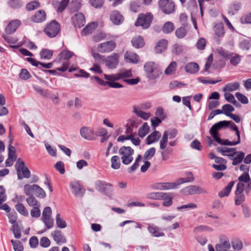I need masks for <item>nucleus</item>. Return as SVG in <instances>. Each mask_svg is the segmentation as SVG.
I'll return each mask as SVG.
<instances>
[{
    "label": "nucleus",
    "instance_id": "nucleus-59",
    "mask_svg": "<svg viewBox=\"0 0 251 251\" xmlns=\"http://www.w3.org/2000/svg\"><path fill=\"white\" fill-rule=\"evenodd\" d=\"M222 109L224 111V114H225L227 116H229V115H230L229 112H231L234 111V107L228 104L224 105L222 106Z\"/></svg>",
    "mask_w": 251,
    "mask_h": 251
},
{
    "label": "nucleus",
    "instance_id": "nucleus-55",
    "mask_svg": "<svg viewBox=\"0 0 251 251\" xmlns=\"http://www.w3.org/2000/svg\"><path fill=\"white\" fill-rule=\"evenodd\" d=\"M34 194L37 197L42 199L45 198L46 196V194L45 191L38 185L37 186Z\"/></svg>",
    "mask_w": 251,
    "mask_h": 251
},
{
    "label": "nucleus",
    "instance_id": "nucleus-13",
    "mask_svg": "<svg viewBox=\"0 0 251 251\" xmlns=\"http://www.w3.org/2000/svg\"><path fill=\"white\" fill-rule=\"evenodd\" d=\"M182 192L186 195L196 194H206L207 193L205 190L197 185H191L185 187L182 190Z\"/></svg>",
    "mask_w": 251,
    "mask_h": 251
},
{
    "label": "nucleus",
    "instance_id": "nucleus-46",
    "mask_svg": "<svg viewBox=\"0 0 251 251\" xmlns=\"http://www.w3.org/2000/svg\"><path fill=\"white\" fill-rule=\"evenodd\" d=\"M52 54V51L48 49H43L40 53L41 58L44 59H49L51 58Z\"/></svg>",
    "mask_w": 251,
    "mask_h": 251
},
{
    "label": "nucleus",
    "instance_id": "nucleus-26",
    "mask_svg": "<svg viewBox=\"0 0 251 251\" xmlns=\"http://www.w3.org/2000/svg\"><path fill=\"white\" fill-rule=\"evenodd\" d=\"M148 230L153 237H159L165 236V234L161 232L159 228L156 226L149 225Z\"/></svg>",
    "mask_w": 251,
    "mask_h": 251
},
{
    "label": "nucleus",
    "instance_id": "nucleus-20",
    "mask_svg": "<svg viewBox=\"0 0 251 251\" xmlns=\"http://www.w3.org/2000/svg\"><path fill=\"white\" fill-rule=\"evenodd\" d=\"M74 26L78 28L83 26L85 24V20L83 14L82 13L75 14L72 17Z\"/></svg>",
    "mask_w": 251,
    "mask_h": 251
},
{
    "label": "nucleus",
    "instance_id": "nucleus-36",
    "mask_svg": "<svg viewBox=\"0 0 251 251\" xmlns=\"http://www.w3.org/2000/svg\"><path fill=\"white\" fill-rule=\"evenodd\" d=\"M216 150L218 152H220L222 155L228 156L229 154H231L235 151L236 149L234 148L217 147Z\"/></svg>",
    "mask_w": 251,
    "mask_h": 251
},
{
    "label": "nucleus",
    "instance_id": "nucleus-10",
    "mask_svg": "<svg viewBox=\"0 0 251 251\" xmlns=\"http://www.w3.org/2000/svg\"><path fill=\"white\" fill-rule=\"evenodd\" d=\"M177 134V131L176 129L173 128L170 130H165L163 134L161 139L160 141L159 147L161 150L166 148L168 144V137L170 139L175 138Z\"/></svg>",
    "mask_w": 251,
    "mask_h": 251
},
{
    "label": "nucleus",
    "instance_id": "nucleus-39",
    "mask_svg": "<svg viewBox=\"0 0 251 251\" xmlns=\"http://www.w3.org/2000/svg\"><path fill=\"white\" fill-rule=\"evenodd\" d=\"M175 29V25L173 23L167 22L165 23L162 27V31L164 33H170Z\"/></svg>",
    "mask_w": 251,
    "mask_h": 251
},
{
    "label": "nucleus",
    "instance_id": "nucleus-30",
    "mask_svg": "<svg viewBox=\"0 0 251 251\" xmlns=\"http://www.w3.org/2000/svg\"><path fill=\"white\" fill-rule=\"evenodd\" d=\"M51 235L53 237L54 240L56 242L57 244L59 243H65V238L62 235L61 232L58 230H55L51 233Z\"/></svg>",
    "mask_w": 251,
    "mask_h": 251
},
{
    "label": "nucleus",
    "instance_id": "nucleus-11",
    "mask_svg": "<svg viewBox=\"0 0 251 251\" xmlns=\"http://www.w3.org/2000/svg\"><path fill=\"white\" fill-rule=\"evenodd\" d=\"M158 3L160 9L166 14H171L174 11L175 3L172 0H159Z\"/></svg>",
    "mask_w": 251,
    "mask_h": 251
},
{
    "label": "nucleus",
    "instance_id": "nucleus-19",
    "mask_svg": "<svg viewBox=\"0 0 251 251\" xmlns=\"http://www.w3.org/2000/svg\"><path fill=\"white\" fill-rule=\"evenodd\" d=\"M46 20V13L44 10L37 11L31 17V20L36 23H40L45 21Z\"/></svg>",
    "mask_w": 251,
    "mask_h": 251
},
{
    "label": "nucleus",
    "instance_id": "nucleus-40",
    "mask_svg": "<svg viewBox=\"0 0 251 251\" xmlns=\"http://www.w3.org/2000/svg\"><path fill=\"white\" fill-rule=\"evenodd\" d=\"M150 127L147 123L143 124V126L138 130V135L141 137H144L149 132Z\"/></svg>",
    "mask_w": 251,
    "mask_h": 251
},
{
    "label": "nucleus",
    "instance_id": "nucleus-51",
    "mask_svg": "<svg viewBox=\"0 0 251 251\" xmlns=\"http://www.w3.org/2000/svg\"><path fill=\"white\" fill-rule=\"evenodd\" d=\"M40 6V3L37 1H33L28 3L26 5V9L27 11H32Z\"/></svg>",
    "mask_w": 251,
    "mask_h": 251
},
{
    "label": "nucleus",
    "instance_id": "nucleus-38",
    "mask_svg": "<svg viewBox=\"0 0 251 251\" xmlns=\"http://www.w3.org/2000/svg\"><path fill=\"white\" fill-rule=\"evenodd\" d=\"M8 5L13 9H19L23 6V2L21 0H8Z\"/></svg>",
    "mask_w": 251,
    "mask_h": 251
},
{
    "label": "nucleus",
    "instance_id": "nucleus-29",
    "mask_svg": "<svg viewBox=\"0 0 251 251\" xmlns=\"http://www.w3.org/2000/svg\"><path fill=\"white\" fill-rule=\"evenodd\" d=\"M98 24L96 23L93 22L88 24L86 25L82 30L81 34L83 35H87L91 34L97 28Z\"/></svg>",
    "mask_w": 251,
    "mask_h": 251
},
{
    "label": "nucleus",
    "instance_id": "nucleus-9",
    "mask_svg": "<svg viewBox=\"0 0 251 251\" xmlns=\"http://www.w3.org/2000/svg\"><path fill=\"white\" fill-rule=\"evenodd\" d=\"M152 20V16L151 13L141 14L135 22V25L136 26H141L143 29H147L150 26Z\"/></svg>",
    "mask_w": 251,
    "mask_h": 251
},
{
    "label": "nucleus",
    "instance_id": "nucleus-49",
    "mask_svg": "<svg viewBox=\"0 0 251 251\" xmlns=\"http://www.w3.org/2000/svg\"><path fill=\"white\" fill-rule=\"evenodd\" d=\"M155 151L156 150L153 147L149 149L145 152L144 158L147 160L151 159L154 155Z\"/></svg>",
    "mask_w": 251,
    "mask_h": 251
},
{
    "label": "nucleus",
    "instance_id": "nucleus-41",
    "mask_svg": "<svg viewBox=\"0 0 251 251\" xmlns=\"http://www.w3.org/2000/svg\"><path fill=\"white\" fill-rule=\"evenodd\" d=\"M15 207L17 211L23 216H28V212L23 203H18Z\"/></svg>",
    "mask_w": 251,
    "mask_h": 251
},
{
    "label": "nucleus",
    "instance_id": "nucleus-8",
    "mask_svg": "<svg viewBox=\"0 0 251 251\" xmlns=\"http://www.w3.org/2000/svg\"><path fill=\"white\" fill-rule=\"evenodd\" d=\"M16 169L18 174V178L21 180L24 177L28 178L30 176V172L27 167L25 166V163L20 158L17 160Z\"/></svg>",
    "mask_w": 251,
    "mask_h": 251
},
{
    "label": "nucleus",
    "instance_id": "nucleus-47",
    "mask_svg": "<svg viewBox=\"0 0 251 251\" xmlns=\"http://www.w3.org/2000/svg\"><path fill=\"white\" fill-rule=\"evenodd\" d=\"M26 199L27 204L30 206H40V203L37 201L33 196H28Z\"/></svg>",
    "mask_w": 251,
    "mask_h": 251
},
{
    "label": "nucleus",
    "instance_id": "nucleus-34",
    "mask_svg": "<svg viewBox=\"0 0 251 251\" xmlns=\"http://www.w3.org/2000/svg\"><path fill=\"white\" fill-rule=\"evenodd\" d=\"M240 87V83L237 82L229 83L225 85L223 90L224 92H232L238 90Z\"/></svg>",
    "mask_w": 251,
    "mask_h": 251
},
{
    "label": "nucleus",
    "instance_id": "nucleus-4",
    "mask_svg": "<svg viewBox=\"0 0 251 251\" xmlns=\"http://www.w3.org/2000/svg\"><path fill=\"white\" fill-rule=\"evenodd\" d=\"M96 189L100 192L104 194L109 198H112L113 186L105 181L97 180L95 183Z\"/></svg>",
    "mask_w": 251,
    "mask_h": 251
},
{
    "label": "nucleus",
    "instance_id": "nucleus-48",
    "mask_svg": "<svg viewBox=\"0 0 251 251\" xmlns=\"http://www.w3.org/2000/svg\"><path fill=\"white\" fill-rule=\"evenodd\" d=\"M42 221L45 225L47 229L51 228L54 225V220L51 217L41 218Z\"/></svg>",
    "mask_w": 251,
    "mask_h": 251
},
{
    "label": "nucleus",
    "instance_id": "nucleus-57",
    "mask_svg": "<svg viewBox=\"0 0 251 251\" xmlns=\"http://www.w3.org/2000/svg\"><path fill=\"white\" fill-rule=\"evenodd\" d=\"M187 32L184 27H180L177 28L175 32V34L178 38H183L186 35Z\"/></svg>",
    "mask_w": 251,
    "mask_h": 251
},
{
    "label": "nucleus",
    "instance_id": "nucleus-33",
    "mask_svg": "<svg viewBox=\"0 0 251 251\" xmlns=\"http://www.w3.org/2000/svg\"><path fill=\"white\" fill-rule=\"evenodd\" d=\"M199 65L196 63L191 62L188 63L185 67L186 72L190 74H194L199 71Z\"/></svg>",
    "mask_w": 251,
    "mask_h": 251
},
{
    "label": "nucleus",
    "instance_id": "nucleus-62",
    "mask_svg": "<svg viewBox=\"0 0 251 251\" xmlns=\"http://www.w3.org/2000/svg\"><path fill=\"white\" fill-rule=\"evenodd\" d=\"M239 46L240 48L243 50H248L250 48V42L247 39L243 40L240 42Z\"/></svg>",
    "mask_w": 251,
    "mask_h": 251
},
{
    "label": "nucleus",
    "instance_id": "nucleus-5",
    "mask_svg": "<svg viewBox=\"0 0 251 251\" xmlns=\"http://www.w3.org/2000/svg\"><path fill=\"white\" fill-rule=\"evenodd\" d=\"M119 154L122 156V163L125 165L129 164L133 160L132 155L134 150L130 147H122L119 151Z\"/></svg>",
    "mask_w": 251,
    "mask_h": 251
},
{
    "label": "nucleus",
    "instance_id": "nucleus-6",
    "mask_svg": "<svg viewBox=\"0 0 251 251\" xmlns=\"http://www.w3.org/2000/svg\"><path fill=\"white\" fill-rule=\"evenodd\" d=\"M144 70L148 77L151 79H154L158 77L160 74L158 65L152 62H148L144 65Z\"/></svg>",
    "mask_w": 251,
    "mask_h": 251
},
{
    "label": "nucleus",
    "instance_id": "nucleus-45",
    "mask_svg": "<svg viewBox=\"0 0 251 251\" xmlns=\"http://www.w3.org/2000/svg\"><path fill=\"white\" fill-rule=\"evenodd\" d=\"M161 152L162 159L163 160H167L169 158V156L172 154L173 149L171 148H165Z\"/></svg>",
    "mask_w": 251,
    "mask_h": 251
},
{
    "label": "nucleus",
    "instance_id": "nucleus-15",
    "mask_svg": "<svg viewBox=\"0 0 251 251\" xmlns=\"http://www.w3.org/2000/svg\"><path fill=\"white\" fill-rule=\"evenodd\" d=\"M214 32V38L216 40V42L220 44V41L219 38H222L225 35V31L224 28V25L222 22L217 23L215 25L213 28Z\"/></svg>",
    "mask_w": 251,
    "mask_h": 251
},
{
    "label": "nucleus",
    "instance_id": "nucleus-23",
    "mask_svg": "<svg viewBox=\"0 0 251 251\" xmlns=\"http://www.w3.org/2000/svg\"><path fill=\"white\" fill-rule=\"evenodd\" d=\"M110 20L114 25H119L123 22L124 18L118 11L114 10L110 15Z\"/></svg>",
    "mask_w": 251,
    "mask_h": 251
},
{
    "label": "nucleus",
    "instance_id": "nucleus-17",
    "mask_svg": "<svg viewBox=\"0 0 251 251\" xmlns=\"http://www.w3.org/2000/svg\"><path fill=\"white\" fill-rule=\"evenodd\" d=\"M80 133L81 137L87 140L92 141L95 140L94 130L90 127L83 126L81 128Z\"/></svg>",
    "mask_w": 251,
    "mask_h": 251
},
{
    "label": "nucleus",
    "instance_id": "nucleus-35",
    "mask_svg": "<svg viewBox=\"0 0 251 251\" xmlns=\"http://www.w3.org/2000/svg\"><path fill=\"white\" fill-rule=\"evenodd\" d=\"M235 182L234 181H230L229 184L219 193V196L221 198H223L228 196Z\"/></svg>",
    "mask_w": 251,
    "mask_h": 251
},
{
    "label": "nucleus",
    "instance_id": "nucleus-31",
    "mask_svg": "<svg viewBox=\"0 0 251 251\" xmlns=\"http://www.w3.org/2000/svg\"><path fill=\"white\" fill-rule=\"evenodd\" d=\"M131 43L132 46L136 48H142L145 45L144 39L140 36L133 38L131 40Z\"/></svg>",
    "mask_w": 251,
    "mask_h": 251
},
{
    "label": "nucleus",
    "instance_id": "nucleus-18",
    "mask_svg": "<svg viewBox=\"0 0 251 251\" xmlns=\"http://www.w3.org/2000/svg\"><path fill=\"white\" fill-rule=\"evenodd\" d=\"M245 156V154L242 151H234L231 154H229L228 156L229 158L233 160L232 165L234 166L237 165L241 163Z\"/></svg>",
    "mask_w": 251,
    "mask_h": 251
},
{
    "label": "nucleus",
    "instance_id": "nucleus-25",
    "mask_svg": "<svg viewBox=\"0 0 251 251\" xmlns=\"http://www.w3.org/2000/svg\"><path fill=\"white\" fill-rule=\"evenodd\" d=\"M231 248V244L228 240H225L215 246L216 251H228Z\"/></svg>",
    "mask_w": 251,
    "mask_h": 251
},
{
    "label": "nucleus",
    "instance_id": "nucleus-64",
    "mask_svg": "<svg viewBox=\"0 0 251 251\" xmlns=\"http://www.w3.org/2000/svg\"><path fill=\"white\" fill-rule=\"evenodd\" d=\"M235 96L238 100L243 104H247L249 102L248 98L240 92H236Z\"/></svg>",
    "mask_w": 251,
    "mask_h": 251
},
{
    "label": "nucleus",
    "instance_id": "nucleus-61",
    "mask_svg": "<svg viewBox=\"0 0 251 251\" xmlns=\"http://www.w3.org/2000/svg\"><path fill=\"white\" fill-rule=\"evenodd\" d=\"M81 4L80 0H72L70 4L71 8L74 11H76L78 10L81 7Z\"/></svg>",
    "mask_w": 251,
    "mask_h": 251
},
{
    "label": "nucleus",
    "instance_id": "nucleus-16",
    "mask_svg": "<svg viewBox=\"0 0 251 251\" xmlns=\"http://www.w3.org/2000/svg\"><path fill=\"white\" fill-rule=\"evenodd\" d=\"M119 56L117 53H113L112 55L108 56L105 59V65L110 69H115L117 67L119 63Z\"/></svg>",
    "mask_w": 251,
    "mask_h": 251
},
{
    "label": "nucleus",
    "instance_id": "nucleus-22",
    "mask_svg": "<svg viewBox=\"0 0 251 251\" xmlns=\"http://www.w3.org/2000/svg\"><path fill=\"white\" fill-rule=\"evenodd\" d=\"M21 24V21L17 19L11 21L5 28L6 32L9 34L13 33Z\"/></svg>",
    "mask_w": 251,
    "mask_h": 251
},
{
    "label": "nucleus",
    "instance_id": "nucleus-32",
    "mask_svg": "<svg viewBox=\"0 0 251 251\" xmlns=\"http://www.w3.org/2000/svg\"><path fill=\"white\" fill-rule=\"evenodd\" d=\"M37 184H26L24 186V193L26 196H33V194L35 193Z\"/></svg>",
    "mask_w": 251,
    "mask_h": 251
},
{
    "label": "nucleus",
    "instance_id": "nucleus-27",
    "mask_svg": "<svg viewBox=\"0 0 251 251\" xmlns=\"http://www.w3.org/2000/svg\"><path fill=\"white\" fill-rule=\"evenodd\" d=\"M160 137V133L158 131H155L146 138V143L148 145H150L154 142H157Z\"/></svg>",
    "mask_w": 251,
    "mask_h": 251
},
{
    "label": "nucleus",
    "instance_id": "nucleus-63",
    "mask_svg": "<svg viewBox=\"0 0 251 251\" xmlns=\"http://www.w3.org/2000/svg\"><path fill=\"white\" fill-rule=\"evenodd\" d=\"M12 230L16 238L19 239L21 238V234L20 229L18 224H14L12 226Z\"/></svg>",
    "mask_w": 251,
    "mask_h": 251
},
{
    "label": "nucleus",
    "instance_id": "nucleus-44",
    "mask_svg": "<svg viewBox=\"0 0 251 251\" xmlns=\"http://www.w3.org/2000/svg\"><path fill=\"white\" fill-rule=\"evenodd\" d=\"M134 112L139 117L143 119L144 120H147L150 117V114L147 113L142 110L137 108H134Z\"/></svg>",
    "mask_w": 251,
    "mask_h": 251
},
{
    "label": "nucleus",
    "instance_id": "nucleus-54",
    "mask_svg": "<svg viewBox=\"0 0 251 251\" xmlns=\"http://www.w3.org/2000/svg\"><path fill=\"white\" fill-rule=\"evenodd\" d=\"M231 245L232 248L237 251H240L243 248L242 242L238 239H235L231 242Z\"/></svg>",
    "mask_w": 251,
    "mask_h": 251
},
{
    "label": "nucleus",
    "instance_id": "nucleus-2",
    "mask_svg": "<svg viewBox=\"0 0 251 251\" xmlns=\"http://www.w3.org/2000/svg\"><path fill=\"white\" fill-rule=\"evenodd\" d=\"M188 177L186 178H179L176 182H161L156 183L151 185V188L155 190H165L176 189L177 187L185 182H192L194 180L191 172L187 173Z\"/></svg>",
    "mask_w": 251,
    "mask_h": 251
},
{
    "label": "nucleus",
    "instance_id": "nucleus-24",
    "mask_svg": "<svg viewBox=\"0 0 251 251\" xmlns=\"http://www.w3.org/2000/svg\"><path fill=\"white\" fill-rule=\"evenodd\" d=\"M160 200H163V205L164 206H169L173 203V196L172 193L161 192Z\"/></svg>",
    "mask_w": 251,
    "mask_h": 251
},
{
    "label": "nucleus",
    "instance_id": "nucleus-50",
    "mask_svg": "<svg viewBox=\"0 0 251 251\" xmlns=\"http://www.w3.org/2000/svg\"><path fill=\"white\" fill-rule=\"evenodd\" d=\"M56 224L57 226L61 228H65L67 226L66 222L60 217V214H57L56 216Z\"/></svg>",
    "mask_w": 251,
    "mask_h": 251
},
{
    "label": "nucleus",
    "instance_id": "nucleus-56",
    "mask_svg": "<svg viewBox=\"0 0 251 251\" xmlns=\"http://www.w3.org/2000/svg\"><path fill=\"white\" fill-rule=\"evenodd\" d=\"M120 76L124 81V79H127V78L131 77L132 76V73L130 70H121L120 72Z\"/></svg>",
    "mask_w": 251,
    "mask_h": 251
},
{
    "label": "nucleus",
    "instance_id": "nucleus-7",
    "mask_svg": "<svg viewBox=\"0 0 251 251\" xmlns=\"http://www.w3.org/2000/svg\"><path fill=\"white\" fill-rule=\"evenodd\" d=\"M60 30L59 23L55 20H52L44 28V32L50 38L56 37Z\"/></svg>",
    "mask_w": 251,
    "mask_h": 251
},
{
    "label": "nucleus",
    "instance_id": "nucleus-43",
    "mask_svg": "<svg viewBox=\"0 0 251 251\" xmlns=\"http://www.w3.org/2000/svg\"><path fill=\"white\" fill-rule=\"evenodd\" d=\"M111 167L114 169H118L121 166L120 157L117 155L112 157L111 159Z\"/></svg>",
    "mask_w": 251,
    "mask_h": 251
},
{
    "label": "nucleus",
    "instance_id": "nucleus-60",
    "mask_svg": "<svg viewBox=\"0 0 251 251\" xmlns=\"http://www.w3.org/2000/svg\"><path fill=\"white\" fill-rule=\"evenodd\" d=\"M230 63L233 65H237L240 61V56L237 54H231L230 55Z\"/></svg>",
    "mask_w": 251,
    "mask_h": 251
},
{
    "label": "nucleus",
    "instance_id": "nucleus-28",
    "mask_svg": "<svg viewBox=\"0 0 251 251\" xmlns=\"http://www.w3.org/2000/svg\"><path fill=\"white\" fill-rule=\"evenodd\" d=\"M168 41L165 39H162L159 41L155 47V51L157 53H161L167 48Z\"/></svg>",
    "mask_w": 251,
    "mask_h": 251
},
{
    "label": "nucleus",
    "instance_id": "nucleus-1",
    "mask_svg": "<svg viewBox=\"0 0 251 251\" xmlns=\"http://www.w3.org/2000/svg\"><path fill=\"white\" fill-rule=\"evenodd\" d=\"M231 123V122L226 121H220L212 126L209 130L210 134L213 136L214 139L218 144L222 145L234 146L237 145L240 142V137L237 138L235 141H229L227 139L222 140L219 137L218 131L223 127L227 126Z\"/></svg>",
    "mask_w": 251,
    "mask_h": 251
},
{
    "label": "nucleus",
    "instance_id": "nucleus-3",
    "mask_svg": "<svg viewBox=\"0 0 251 251\" xmlns=\"http://www.w3.org/2000/svg\"><path fill=\"white\" fill-rule=\"evenodd\" d=\"M74 55V53L68 50H65L60 52L57 59L53 62H57L62 64V66L57 68V70L61 72H65L68 69L69 59Z\"/></svg>",
    "mask_w": 251,
    "mask_h": 251
},
{
    "label": "nucleus",
    "instance_id": "nucleus-14",
    "mask_svg": "<svg viewBox=\"0 0 251 251\" xmlns=\"http://www.w3.org/2000/svg\"><path fill=\"white\" fill-rule=\"evenodd\" d=\"M244 189V184L238 183L235 191V204L240 205L245 201V196L242 194Z\"/></svg>",
    "mask_w": 251,
    "mask_h": 251
},
{
    "label": "nucleus",
    "instance_id": "nucleus-42",
    "mask_svg": "<svg viewBox=\"0 0 251 251\" xmlns=\"http://www.w3.org/2000/svg\"><path fill=\"white\" fill-rule=\"evenodd\" d=\"M177 64L175 61L172 62L165 71V74L167 75H170L174 74L176 71Z\"/></svg>",
    "mask_w": 251,
    "mask_h": 251
},
{
    "label": "nucleus",
    "instance_id": "nucleus-53",
    "mask_svg": "<svg viewBox=\"0 0 251 251\" xmlns=\"http://www.w3.org/2000/svg\"><path fill=\"white\" fill-rule=\"evenodd\" d=\"M212 230V228L210 227L203 225L198 226L194 229V232L195 233H198L201 231L211 232Z\"/></svg>",
    "mask_w": 251,
    "mask_h": 251
},
{
    "label": "nucleus",
    "instance_id": "nucleus-21",
    "mask_svg": "<svg viewBox=\"0 0 251 251\" xmlns=\"http://www.w3.org/2000/svg\"><path fill=\"white\" fill-rule=\"evenodd\" d=\"M70 187L72 189V193L76 197H82L84 191L81 186L77 181H73L70 183Z\"/></svg>",
    "mask_w": 251,
    "mask_h": 251
},
{
    "label": "nucleus",
    "instance_id": "nucleus-52",
    "mask_svg": "<svg viewBox=\"0 0 251 251\" xmlns=\"http://www.w3.org/2000/svg\"><path fill=\"white\" fill-rule=\"evenodd\" d=\"M91 53L92 56L96 61L100 62H103L105 61V58L103 55H101L99 53L95 52L93 49L91 50Z\"/></svg>",
    "mask_w": 251,
    "mask_h": 251
},
{
    "label": "nucleus",
    "instance_id": "nucleus-37",
    "mask_svg": "<svg viewBox=\"0 0 251 251\" xmlns=\"http://www.w3.org/2000/svg\"><path fill=\"white\" fill-rule=\"evenodd\" d=\"M125 58L128 60L129 62L135 63H137L139 59L138 55L131 52H126L125 54Z\"/></svg>",
    "mask_w": 251,
    "mask_h": 251
},
{
    "label": "nucleus",
    "instance_id": "nucleus-12",
    "mask_svg": "<svg viewBox=\"0 0 251 251\" xmlns=\"http://www.w3.org/2000/svg\"><path fill=\"white\" fill-rule=\"evenodd\" d=\"M116 43L113 41H109L99 44L98 50L101 53H108L113 51L116 47Z\"/></svg>",
    "mask_w": 251,
    "mask_h": 251
},
{
    "label": "nucleus",
    "instance_id": "nucleus-58",
    "mask_svg": "<svg viewBox=\"0 0 251 251\" xmlns=\"http://www.w3.org/2000/svg\"><path fill=\"white\" fill-rule=\"evenodd\" d=\"M161 192H152L146 195V198L150 200H160Z\"/></svg>",
    "mask_w": 251,
    "mask_h": 251
}]
</instances>
